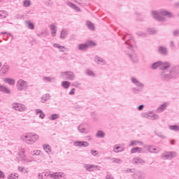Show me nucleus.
I'll return each mask as SVG.
<instances>
[{"instance_id": "nucleus-11", "label": "nucleus", "mask_w": 179, "mask_h": 179, "mask_svg": "<svg viewBox=\"0 0 179 179\" xmlns=\"http://www.w3.org/2000/svg\"><path fill=\"white\" fill-rule=\"evenodd\" d=\"M3 82H5V83H8V85H10V86H13V85H15V81L13 78H4L3 79Z\"/></svg>"}, {"instance_id": "nucleus-52", "label": "nucleus", "mask_w": 179, "mask_h": 179, "mask_svg": "<svg viewBox=\"0 0 179 179\" xmlns=\"http://www.w3.org/2000/svg\"><path fill=\"white\" fill-rule=\"evenodd\" d=\"M134 160H138V158L134 159Z\"/></svg>"}, {"instance_id": "nucleus-5", "label": "nucleus", "mask_w": 179, "mask_h": 179, "mask_svg": "<svg viewBox=\"0 0 179 179\" xmlns=\"http://www.w3.org/2000/svg\"><path fill=\"white\" fill-rule=\"evenodd\" d=\"M62 76L63 78H66V79H69V80H73L75 79V75L71 71H66L62 73Z\"/></svg>"}, {"instance_id": "nucleus-36", "label": "nucleus", "mask_w": 179, "mask_h": 179, "mask_svg": "<svg viewBox=\"0 0 179 179\" xmlns=\"http://www.w3.org/2000/svg\"><path fill=\"white\" fill-rule=\"evenodd\" d=\"M24 6H30V0H25V1H24Z\"/></svg>"}, {"instance_id": "nucleus-3", "label": "nucleus", "mask_w": 179, "mask_h": 179, "mask_svg": "<svg viewBox=\"0 0 179 179\" xmlns=\"http://www.w3.org/2000/svg\"><path fill=\"white\" fill-rule=\"evenodd\" d=\"M17 87L19 90H23L27 87V83L26 81L20 79L17 83Z\"/></svg>"}, {"instance_id": "nucleus-53", "label": "nucleus", "mask_w": 179, "mask_h": 179, "mask_svg": "<svg viewBox=\"0 0 179 179\" xmlns=\"http://www.w3.org/2000/svg\"><path fill=\"white\" fill-rule=\"evenodd\" d=\"M96 59H99V57H96Z\"/></svg>"}, {"instance_id": "nucleus-54", "label": "nucleus", "mask_w": 179, "mask_h": 179, "mask_svg": "<svg viewBox=\"0 0 179 179\" xmlns=\"http://www.w3.org/2000/svg\"><path fill=\"white\" fill-rule=\"evenodd\" d=\"M1 66H2V64H0V68H1Z\"/></svg>"}, {"instance_id": "nucleus-31", "label": "nucleus", "mask_w": 179, "mask_h": 179, "mask_svg": "<svg viewBox=\"0 0 179 179\" xmlns=\"http://www.w3.org/2000/svg\"><path fill=\"white\" fill-rule=\"evenodd\" d=\"M170 129L173 131H179V127L178 126H171Z\"/></svg>"}, {"instance_id": "nucleus-42", "label": "nucleus", "mask_w": 179, "mask_h": 179, "mask_svg": "<svg viewBox=\"0 0 179 179\" xmlns=\"http://www.w3.org/2000/svg\"><path fill=\"white\" fill-rule=\"evenodd\" d=\"M149 150L151 152V153H155V150H156V149L153 148V147H150Z\"/></svg>"}, {"instance_id": "nucleus-19", "label": "nucleus", "mask_w": 179, "mask_h": 179, "mask_svg": "<svg viewBox=\"0 0 179 179\" xmlns=\"http://www.w3.org/2000/svg\"><path fill=\"white\" fill-rule=\"evenodd\" d=\"M54 47H55V48H58L60 51H65V50H66L64 46L57 43L54 44Z\"/></svg>"}, {"instance_id": "nucleus-37", "label": "nucleus", "mask_w": 179, "mask_h": 179, "mask_svg": "<svg viewBox=\"0 0 179 179\" xmlns=\"http://www.w3.org/2000/svg\"><path fill=\"white\" fill-rule=\"evenodd\" d=\"M91 153H92V155H93V156H97V155H99V152H97V150H92Z\"/></svg>"}, {"instance_id": "nucleus-13", "label": "nucleus", "mask_w": 179, "mask_h": 179, "mask_svg": "<svg viewBox=\"0 0 179 179\" xmlns=\"http://www.w3.org/2000/svg\"><path fill=\"white\" fill-rule=\"evenodd\" d=\"M36 115H38L39 118H41L42 120L45 117V115L44 113H43V110L41 109H36Z\"/></svg>"}, {"instance_id": "nucleus-2", "label": "nucleus", "mask_w": 179, "mask_h": 179, "mask_svg": "<svg viewBox=\"0 0 179 179\" xmlns=\"http://www.w3.org/2000/svg\"><path fill=\"white\" fill-rule=\"evenodd\" d=\"M161 66L162 69H167V68H170V64L167 62L162 63V62H158L152 64V69H156V68H159Z\"/></svg>"}, {"instance_id": "nucleus-26", "label": "nucleus", "mask_w": 179, "mask_h": 179, "mask_svg": "<svg viewBox=\"0 0 179 179\" xmlns=\"http://www.w3.org/2000/svg\"><path fill=\"white\" fill-rule=\"evenodd\" d=\"M96 136L99 138H104V132L101 131H99L96 134Z\"/></svg>"}, {"instance_id": "nucleus-38", "label": "nucleus", "mask_w": 179, "mask_h": 179, "mask_svg": "<svg viewBox=\"0 0 179 179\" xmlns=\"http://www.w3.org/2000/svg\"><path fill=\"white\" fill-rule=\"evenodd\" d=\"M19 155L22 157V159H24V150L22 149L21 152Z\"/></svg>"}, {"instance_id": "nucleus-8", "label": "nucleus", "mask_w": 179, "mask_h": 179, "mask_svg": "<svg viewBox=\"0 0 179 179\" xmlns=\"http://www.w3.org/2000/svg\"><path fill=\"white\" fill-rule=\"evenodd\" d=\"M85 168L87 171H94V170H97V169H99V166L92 164H87L85 166Z\"/></svg>"}, {"instance_id": "nucleus-32", "label": "nucleus", "mask_w": 179, "mask_h": 179, "mask_svg": "<svg viewBox=\"0 0 179 179\" xmlns=\"http://www.w3.org/2000/svg\"><path fill=\"white\" fill-rule=\"evenodd\" d=\"M78 129L82 134L85 132V128L83 127V125H80Z\"/></svg>"}, {"instance_id": "nucleus-10", "label": "nucleus", "mask_w": 179, "mask_h": 179, "mask_svg": "<svg viewBox=\"0 0 179 179\" xmlns=\"http://www.w3.org/2000/svg\"><path fill=\"white\" fill-rule=\"evenodd\" d=\"M43 150L46 152V153H51L52 152V149L51 148V146L48 144H45L43 145Z\"/></svg>"}, {"instance_id": "nucleus-14", "label": "nucleus", "mask_w": 179, "mask_h": 179, "mask_svg": "<svg viewBox=\"0 0 179 179\" xmlns=\"http://www.w3.org/2000/svg\"><path fill=\"white\" fill-rule=\"evenodd\" d=\"M88 47L89 45H87V43L80 44L78 46V49L81 50L82 51H85V50H87Z\"/></svg>"}, {"instance_id": "nucleus-4", "label": "nucleus", "mask_w": 179, "mask_h": 179, "mask_svg": "<svg viewBox=\"0 0 179 179\" xmlns=\"http://www.w3.org/2000/svg\"><path fill=\"white\" fill-rule=\"evenodd\" d=\"M159 16H171V13H169L167 10H162L160 13H157V12H155L154 13V17H155L156 19H157V17H159Z\"/></svg>"}, {"instance_id": "nucleus-30", "label": "nucleus", "mask_w": 179, "mask_h": 179, "mask_svg": "<svg viewBox=\"0 0 179 179\" xmlns=\"http://www.w3.org/2000/svg\"><path fill=\"white\" fill-rule=\"evenodd\" d=\"M45 173H39L38 175V178L39 179H45Z\"/></svg>"}, {"instance_id": "nucleus-29", "label": "nucleus", "mask_w": 179, "mask_h": 179, "mask_svg": "<svg viewBox=\"0 0 179 179\" xmlns=\"http://www.w3.org/2000/svg\"><path fill=\"white\" fill-rule=\"evenodd\" d=\"M18 170L22 173H27V169L22 166L18 167Z\"/></svg>"}, {"instance_id": "nucleus-23", "label": "nucleus", "mask_w": 179, "mask_h": 179, "mask_svg": "<svg viewBox=\"0 0 179 179\" xmlns=\"http://www.w3.org/2000/svg\"><path fill=\"white\" fill-rule=\"evenodd\" d=\"M159 51L161 54H166V52H167V50L164 47H159Z\"/></svg>"}, {"instance_id": "nucleus-17", "label": "nucleus", "mask_w": 179, "mask_h": 179, "mask_svg": "<svg viewBox=\"0 0 179 179\" xmlns=\"http://www.w3.org/2000/svg\"><path fill=\"white\" fill-rule=\"evenodd\" d=\"M141 152H142V148H141L136 147L131 149V153H141Z\"/></svg>"}, {"instance_id": "nucleus-16", "label": "nucleus", "mask_w": 179, "mask_h": 179, "mask_svg": "<svg viewBox=\"0 0 179 179\" xmlns=\"http://www.w3.org/2000/svg\"><path fill=\"white\" fill-rule=\"evenodd\" d=\"M8 16V13L5 10H0V19H5Z\"/></svg>"}, {"instance_id": "nucleus-55", "label": "nucleus", "mask_w": 179, "mask_h": 179, "mask_svg": "<svg viewBox=\"0 0 179 179\" xmlns=\"http://www.w3.org/2000/svg\"><path fill=\"white\" fill-rule=\"evenodd\" d=\"M1 1H2V0H0V2H1Z\"/></svg>"}, {"instance_id": "nucleus-12", "label": "nucleus", "mask_w": 179, "mask_h": 179, "mask_svg": "<svg viewBox=\"0 0 179 179\" xmlns=\"http://www.w3.org/2000/svg\"><path fill=\"white\" fill-rule=\"evenodd\" d=\"M0 92H3V93L9 94V93H10V90H9V88L6 87V86L0 85Z\"/></svg>"}, {"instance_id": "nucleus-51", "label": "nucleus", "mask_w": 179, "mask_h": 179, "mask_svg": "<svg viewBox=\"0 0 179 179\" xmlns=\"http://www.w3.org/2000/svg\"><path fill=\"white\" fill-rule=\"evenodd\" d=\"M76 2H82V0H75Z\"/></svg>"}, {"instance_id": "nucleus-7", "label": "nucleus", "mask_w": 179, "mask_h": 179, "mask_svg": "<svg viewBox=\"0 0 179 179\" xmlns=\"http://www.w3.org/2000/svg\"><path fill=\"white\" fill-rule=\"evenodd\" d=\"M74 146H83V148H87L89 146V143L87 141H74Z\"/></svg>"}, {"instance_id": "nucleus-46", "label": "nucleus", "mask_w": 179, "mask_h": 179, "mask_svg": "<svg viewBox=\"0 0 179 179\" xmlns=\"http://www.w3.org/2000/svg\"><path fill=\"white\" fill-rule=\"evenodd\" d=\"M132 83H137L138 80L136 78H131Z\"/></svg>"}, {"instance_id": "nucleus-28", "label": "nucleus", "mask_w": 179, "mask_h": 179, "mask_svg": "<svg viewBox=\"0 0 179 179\" xmlns=\"http://www.w3.org/2000/svg\"><path fill=\"white\" fill-rule=\"evenodd\" d=\"M87 44L89 45V47H94V45H96L95 42H93L92 41H88Z\"/></svg>"}, {"instance_id": "nucleus-44", "label": "nucleus", "mask_w": 179, "mask_h": 179, "mask_svg": "<svg viewBox=\"0 0 179 179\" xmlns=\"http://www.w3.org/2000/svg\"><path fill=\"white\" fill-rule=\"evenodd\" d=\"M6 69V72L9 69V66H5L3 67L2 70L5 71Z\"/></svg>"}, {"instance_id": "nucleus-50", "label": "nucleus", "mask_w": 179, "mask_h": 179, "mask_svg": "<svg viewBox=\"0 0 179 179\" xmlns=\"http://www.w3.org/2000/svg\"><path fill=\"white\" fill-rule=\"evenodd\" d=\"M169 157H173V153H170V154L169 155Z\"/></svg>"}, {"instance_id": "nucleus-45", "label": "nucleus", "mask_w": 179, "mask_h": 179, "mask_svg": "<svg viewBox=\"0 0 179 179\" xmlns=\"http://www.w3.org/2000/svg\"><path fill=\"white\" fill-rule=\"evenodd\" d=\"M138 110H139V111H142V110H143V105L139 106Z\"/></svg>"}, {"instance_id": "nucleus-39", "label": "nucleus", "mask_w": 179, "mask_h": 179, "mask_svg": "<svg viewBox=\"0 0 179 179\" xmlns=\"http://www.w3.org/2000/svg\"><path fill=\"white\" fill-rule=\"evenodd\" d=\"M28 27L29 29H34V24H31V22H28Z\"/></svg>"}, {"instance_id": "nucleus-27", "label": "nucleus", "mask_w": 179, "mask_h": 179, "mask_svg": "<svg viewBox=\"0 0 179 179\" xmlns=\"http://www.w3.org/2000/svg\"><path fill=\"white\" fill-rule=\"evenodd\" d=\"M122 150H124L123 148L116 147L114 150V152H115L116 153H118V152H122Z\"/></svg>"}, {"instance_id": "nucleus-40", "label": "nucleus", "mask_w": 179, "mask_h": 179, "mask_svg": "<svg viewBox=\"0 0 179 179\" xmlns=\"http://www.w3.org/2000/svg\"><path fill=\"white\" fill-rule=\"evenodd\" d=\"M75 88H73L70 92H69V94L70 96H73L75 94Z\"/></svg>"}, {"instance_id": "nucleus-6", "label": "nucleus", "mask_w": 179, "mask_h": 179, "mask_svg": "<svg viewBox=\"0 0 179 179\" xmlns=\"http://www.w3.org/2000/svg\"><path fill=\"white\" fill-rule=\"evenodd\" d=\"M13 108L17 111H24L26 108L24 105H22V103H13Z\"/></svg>"}, {"instance_id": "nucleus-15", "label": "nucleus", "mask_w": 179, "mask_h": 179, "mask_svg": "<svg viewBox=\"0 0 179 179\" xmlns=\"http://www.w3.org/2000/svg\"><path fill=\"white\" fill-rule=\"evenodd\" d=\"M62 86L64 88V89H68L69 87V86H71V83L68 82V81H63L62 83Z\"/></svg>"}, {"instance_id": "nucleus-33", "label": "nucleus", "mask_w": 179, "mask_h": 179, "mask_svg": "<svg viewBox=\"0 0 179 179\" xmlns=\"http://www.w3.org/2000/svg\"><path fill=\"white\" fill-rule=\"evenodd\" d=\"M137 143H142L138 142V141H133L131 142L130 146H136Z\"/></svg>"}, {"instance_id": "nucleus-43", "label": "nucleus", "mask_w": 179, "mask_h": 179, "mask_svg": "<svg viewBox=\"0 0 179 179\" xmlns=\"http://www.w3.org/2000/svg\"><path fill=\"white\" fill-rule=\"evenodd\" d=\"M0 178H5V174H3L2 171H0Z\"/></svg>"}, {"instance_id": "nucleus-21", "label": "nucleus", "mask_w": 179, "mask_h": 179, "mask_svg": "<svg viewBox=\"0 0 179 179\" xmlns=\"http://www.w3.org/2000/svg\"><path fill=\"white\" fill-rule=\"evenodd\" d=\"M41 154V151L39 150H35L32 152L33 156H38Z\"/></svg>"}, {"instance_id": "nucleus-34", "label": "nucleus", "mask_w": 179, "mask_h": 179, "mask_svg": "<svg viewBox=\"0 0 179 179\" xmlns=\"http://www.w3.org/2000/svg\"><path fill=\"white\" fill-rule=\"evenodd\" d=\"M8 179H17V176L15 174H10Z\"/></svg>"}, {"instance_id": "nucleus-41", "label": "nucleus", "mask_w": 179, "mask_h": 179, "mask_svg": "<svg viewBox=\"0 0 179 179\" xmlns=\"http://www.w3.org/2000/svg\"><path fill=\"white\" fill-rule=\"evenodd\" d=\"M87 73L90 75V76H94V73H93V71H87Z\"/></svg>"}, {"instance_id": "nucleus-20", "label": "nucleus", "mask_w": 179, "mask_h": 179, "mask_svg": "<svg viewBox=\"0 0 179 179\" xmlns=\"http://www.w3.org/2000/svg\"><path fill=\"white\" fill-rule=\"evenodd\" d=\"M87 26L90 30H94V25L90 22H87Z\"/></svg>"}, {"instance_id": "nucleus-1", "label": "nucleus", "mask_w": 179, "mask_h": 179, "mask_svg": "<svg viewBox=\"0 0 179 179\" xmlns=\"http://www.w3.org/2000/svg\"><path fill=\"white\" fill-rule=\"evenodd\" d=\"M39 138L38 135L33 133H27L21 136L22 141L27 143H34V142L38 141Z\"/></svg>"}, {"instance_id": "nucleus-25", "label": "nucleus", "mask_w": 179, "mask_h": 179, "mask_svg": "<svg viewBox=\"0 0 179 179\" xmlns=\"http://www.w3.org/2000/svg\"><path fill=\"white\" fill-rule=\"evenodd\" d=\"M57 118H59V115H57V114L52 115L50 116V120H51L52 121H54V120H57Z\"/></svg>"}, {"instance_id": "nucleus-48", "label": "nucleus", "mask_w": 179, "mask_h": 179, "mask_svg": "<svg viewBox=\"0 0 179 179\" xmlns=\"http://www.w3.org/2000/svg\"><path fill=\"white\" fill-rule=\"evenodd\" d=\"M106 179H113V178L111 177V176L108 175V176H106Z\"/></svg>"}, {"instance_id": "nucleus-9", "label": "nucleus", "mask_w": 179, "mask_h": 179, "mask_svg": "<svg viewBox=\"0 0 179 179\" xmlns=\"http://www.w3.org/2000/svg\"><path fill=\"white\" fill-rule=\"evenodd\" d=\"M50 177L52 178L59 179V178H62V177H65V174L62 173H55L51 174Z\"/></svg>"}, {"instance_id": "nucleus-22", "label": "nucleus", "mask_w": 179, "mask_h": 179, "mask_svg": "<svg viewBox=\"0 0 179 179\" xmlns=\"http://www.w3.org/2000/svg\"><path fill=\"white\" fill-rule=\"evenodd\" d=\"M68 34V33L66 32V31L63 30L62 31L61 35H60V38H65V37H66V35Z\"/></svg>"}, {"instance_id": "nucleus-47", "label": "nucleus", "mask_w": 179, "mask_h": 179, "mask_svg": "<svg viewBox=\"0 0 179 179\" xmlns=\"http://www.w3.org/2000/svg\"><path fill=\"white\" fill-rule=\"evenodd\" d=\"M46 100H47V97L46 96L42 97V103H44V101H45Z\"/></svg>"}, {"instance_id": "nucleus-49", "label": "nucleus", "mask_w": 179, "mask_h": 179, "mask_svg": "<svg viewBox=\"0 0 179 179\" xmlns=\"http://www.w3.org/2000/svg\"><path fill=\"white\" fill-rule=\"evenodd\" d=\"M45 80H51V78H47V77H45Z\"/></svg>"}, {"instance_id": "nucleus-18", "label": "nucleus", "mask_w": 179, "mask_h": 179, "mask_svg": "<svg viewBox=\"0 0 179 179\" xmlns=\"http://www.w3.org/2000/svg\"><path fill=\"white\" fill-rule=\"evenodd\" d=\"M50 29L52 31V35L53 36H55V35L57 34V29L55 28V26L53 24L50 25Z\"/></svg>"}, {"instance_id": "nucleus-35", "label": "nucleus", "mask_w": 179, "mask_h": 179, "mask_svg": "<svg viewBox=\"0 0 179 179\" xmlns=\"http://www.w3.org/2000/svg\"><path fill=\"white\" fill-rule=\"evenodd\" d=\"M69 6H71V8H74V9H76V10H80V9H79V8L76 7V6L73 5L72 3H69Z\"/></svg>"}, {"instance_id": "nucleus-24", "label": "nucleus", "mask_w": 179, "mask_h": 179, "mask_svg": "<svg viewBox=\"0 0 179 179\" xmlns=\"http://www.w3.org/2000/svg\"><path fill=\"white\" fill-rule=\"evenodd\" d=\"M166 107H167V104L164 103V104H162V105L158 108V110H159V111H163L164 110H166Z\"/></svg>"}]
</instances>
